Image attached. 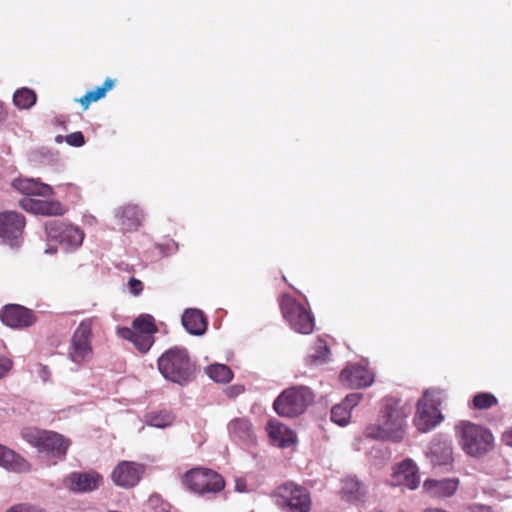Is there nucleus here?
<instances>
[{
  "instance_id": "1",
  "label": "nucleus",
  "mask_w": 512,
  "mask_h": 512,
  "mask_svg": "<svg viewBox=\"0 0 512 512\" xmlns=\"http://www.w3.org/2000/svg\"><path fill=\"white\" fill-rule=\"evenodd\" d=\"M409 412L404 407L394 405L387 407L381 422L370 424L365 429L368 438L400 442L406 433V419Z\"/></svg>"
},
{
  "instance_id": "2",
  "label": "nucleus",
  "mask_w": 512,
  "mask_h": 512,
  "mask_svg": "<svg viewBox=\"0 0 512 512\" xmlns=\"http://www.w3.org/2000/svg\"><path fill=\"white\" fill-rule=\"evenodd\" d=\"M459 445L470 456L479 457L493 448L492 433L481 425L461 421L455 427Z\"/></svg>"
},
{
  "instance_id": "3",
  "label": "nucleus",
  "mask_w": 512,
  "mask_h": 512,
  "mask_svg": "<svg viewBox=\"0 0 512 512\" xmlns=\"http://www.w3.org/2000/svg\"><path fill=\"white\" fill-rule=\"evenodd\" d=\"M445 400L441 390L428 389L417 402V411L414 417V424L418 431L426 433L435 428L443 416L438 407Z\"/></svg>"
},
{
  "instance_id": "4",
  "label": "nucleus",
  "mask_w": 512,
  "mask_h": 512,
  "mask_svg": "<svg viewBox=\"0 0 512 512\" xmlns=\"http://www.w3.org/2000/svg\"><path fill=\"white\" fill-rule=\"evenodd\" d=\"M158 369L165 379L178 384H184L192 377V366L185 349L168 350L159 358Z\"/></svg>"
},
{
  "instance_id": "5",
  "label": "nucleus",
  "mask_w": 512,
  "mask_h": 512,
  "mask_svg": "<svg viewBox=\"0 0 512 512\" xmlns=\"http://www.w3.org/2000/svg\"><path fill=\"white\" fill-rule=\"evenodd\" d=\"M314 396L307 387H291L284 390L274 401V409L281 417H297L313 402Z\"/></svg>"
},
{
  "instance_id": "6",
  "label": "nucleus",
  "mask_w": 512,
  "mask_h": 512,
  "mask_svg": "<svg viewBox=\"0 0 512 512\" xmlns=\"http://www.w3.org/2000/svg\"><path fill=\"white\" fill-rule=\"evenodd\" d=\"M273 498L284 512H309L312 505L309 491L293 482L277 487L273 492Z\"/></svg>"
},
{
  "instance_id": "7",
  "label": "nucleus",
  "mask_w": 512,
  "mask_h": 512,
  "mask_svg": "<svg viewBox=\"0 0 512 512\" xmlns=\"http://www.w3.org/2000/svg\"><path fill=\"white\" fill-rule=\"evenodd\" d=\"M22 437L39 452L50 453L54 456H64L69 446L68 440L52 431L26 428L22 431Z\"/></svg>"
},
{
  "instance_id": "8",
  "label": "nucleus",
  "mask_w": 512,
  "mask_h": 512,
  "mask_svg": "<svg viewBox=\"0 0 512 512\" xmlns=\"http://www.w3.org/2000/svg\"><path fill=\"white\" fill-rule=\"evenodd\" d=\"M69 359L82 366L93 357L92 348V321H82L75 330L68 350Z\"/></svg>"
},
{
  "instance_id": "9",
  "label": "nucleus",
  "mask_w": 512,
  "mask_h": 512,
  "mask_svg": "<svg viewBox=\"0 0 512 512\" xmlns=\"http://www.w3.org/2000/svg\"><path fill=\"white\" fill-rule=\"evenodd\" d=\"M184 483L188 489L198 494L217 493L225 486L220 474L204 468L189 470L184 476Z\"/></svg>"
},
{
  "instance_id": "10",
  "label": "nucleus",
  "mask_w": 512,
  "mask_h": 512,
  "mask_svg": "<svg viewBox=\"0 0 512 512\" xmlns=\"http://www.w3.org/2000/svg\"><path fill=\"white\" fill-rule=\"evenodd\" d=\"M282 314L290 327L298 333L310 334L314 330V318L311 313L290 296L281 301Z\"/></svg>"
},
{
  "instance_id": "11",
  "label": "nucleus",
  "mask_w": 512,
  "mask_h": 512,
  "mask_svg": "<svg viewBox=\"0 0 512 512\" xmlns=\"http://www.w3.org/2000/svg\"><path fill=\"white\" fill-rule=\"evenodd\" d=\"M420 484V474L416 463L407 458L392 468L389 485L392 487H405L415 490Z\"/></svg>"
},
{
  "instance_id": "12",
  "label": "nucleus",
  "mask_w": 512,
  "mask_h": 512,
  "mask_svg": "<svg viewBox=\"0 0 512 512\" xmlns=\"http://www.w3.org/2000/svg\"><path fill=\"white\" fill-rule=\"evenodd\" d=\"M143 473V465L132 461H122L112 471L111 478L115 485L131 488L138 484Z\"/></svg>"
},
{
  "instance_id": "13",
  "label": "nucleus",
  "mask_w": 512,
  "mask_h": 512,
  "mask_svg": "<svg viewBox=\"0 0 512 512\" xmlns=\"http://www.w3.org/2000/svg\"><path fill=\"white\" fill-rule=\"evenodd\" d=\"M101 482L102 476L97 472H73L64 479L63 484L72 492L86 493L97 489Z\"/></svg>"
},
{
  "instance_id": "14",
  "label": "nucleus",
  "mask_w": 512,
  "mask_h": 512,
  "mask_svg": "<svg viewBox=\"0 0 512 512\" xmlns=\"http://www.w3.org/2000/svg\"><path fill=\"white\" fill-rule=\"evenodd\" d=\"M46 234L66 247H78L84 239V232L78 226H46Z\"/></svg>"
},
{
  "instance_id": "15",
  "label": "nucleus",
  "mask_w": 512,
  "mask_h": 512,
  "mask_svg": "<svg viewBox=\"0 0 512 512\" xmlns=\"http://www.w3.org/2000/svg\"><path fill=\"white\" fill-rule=\"evenodd\" d=\"M0 318L5 325L11 328H25L35 321L32 311L16 304L5 306L0 313Z\"/></svg>"
},
{
  "instance_id": "16",
  "label": "nucleus",
  "mask_w": 512,
  "mask_h": 512,
  "mask_svg": "<svg viewBox=\"0 0 512 512\" xmlns=\"http://www.w3.org/2000/svg\"><path fill=\"white\" fill-rule=\"evenodd\" d=\"M20 206L27 212L43 216H61L66 212L65 207L59 201L38 200L24 198Z\"/></svg>"
},
{
  "instance_id": "17",
  "label": "nucleus",
  "mask_w": 512,
  "mask_h": 512,
  "mask_svg": "<svg viewBox=\"0 0 512 512\" xmlns=\"http://www.w3.org/2000/svg\"><path fill=\"white\" fill-rule=\"evenodd\" d=\"M340 381L350 388H363L374 382V375L363 366H351L340 374Z\"/></svg>"
},
{
  "instance_id": "18",
  "label": "nucleus",
  "mask_w": 512,
  "mask_h": 512,
  "mask_svg": "<svg viewBox=\"0 0 512 512\" xmlns=\"http://www.w3.org/2000/svg\"><path fill=\"white\" fill-rule=\"evenodd\" d=\"M459 480L457 478L447 479H428L423 483V490L426 494L434 498H445L454 495L458 489Z\"/></svg>"
},
{
  "instance_id": "19",
  "label": "nucleus",
  "mask_w": 512,
  "mask_h": 512,
  "mask_svg": "<svg viewBox=\"0 0 512 512\" xmlns=\"http://www.w3.org/2000/svg\"><path fill=\"white\" fill-rule=\"evenodd\" d=\"M0 467L11 472H28L30 463L14 450L0 444Z\"/></svg>"
},
{
  "instance_id": "20",
  "label": "nucleus",
  "mask_w": 512,
  "mask_h": 512,
  "mask_svg": "<svg viewBox=\"0 0 512 512\" xmlns=\"http://www.w3.org/2000/svg\"><path fill=\"white\" fill-rule=\"evenodd\" d=\"M12 187L28 196L45 197L53 194L51 186L33 178H16L12 182Z\"/></svg>"
},
{
  "instance_id": "21",
  "label": "nucleus",
  "mask_w": 512,
  "mask_h": 512,
  "mask_svg": "<svg viewBox=\"0 0 512 512\" xmlns=\"http://www.w3.org/2000/svg\"><path fill=\"white\" fill-rule=\"evenodd\" d=\"M184 328L192 335L201 336L206 332L207 321L201 310L187 309L182 316Z\"/></svg>"
},
{
  "instance_id": "22",
  "label": "nucleus",
  "mask_w": 512,
  "mask_h": 512,
  "mask_svg": "<svg viewBox=\"0 0 512 512\" xmlns=\"http://www.w3.org/2000/svg\"><path fill=\"white\" fill-rule=\"evenodd\" d=\"M268 434L279 446L285 447L296 442V435L292 430L278 421H270Z\"/></svg>"
},
{
  "instance_id": "23",
  "label": "nucleus",
  "mask_w": 512,
  "mask_h": 512,
  "mask_svg": "<svg viewBox=\"0 0 512 512\" xmlns=\"http://www.w3.org/2000/svg\"><path fill=\"white\" fill-rule=\"evenodd\" d=\"M118 335L131 341L141 353H146L154 342L152 334L138 333L127 327L118 329Z\"/></svg>"
},
{
  "instance_id": "24",
  "label": "nucleus",
  "mask_w": 512,
  "mask_h": 512,
  "mask_svg": "<svg viewBox=\"0 0 512 512\" xmlns=\"http://www.w3.org/2000/svg\"><path fill=\"white\" fill-rule=\"evenodd\" d=\"M453 461L452 447L447 442H437L431 447V462L433 465L445 466Z\"/></svg>"
},
{
  "instance_id": "25",
  "label": "nucleus",
  "mask_w": 512,
  "mask_h": 512,
  "mask_svg": "<svg viewBox=\"0 0 512 512\" xmlns=\"http://www.w3.org/2000/svg\"><path fill=\"white\" fill-rule=\"evenodd\" d=\"M115 81L111 78L105 79L101 86L96 87L93 90L88 91L83 95L78 102L81 104L84 110L88 109L92 102H96L106 96V93L113 89Z\"/></svg>"
},
{
  "instance_id": "26",
  "label": "nucleus",
  "mask_w": 512,
  "mask_h": 512,
  "mask_svg": "<svg viewBox=\"0 0 512 512\" xmlns=\"http://www.w3.org/2000/svg\"><path fill=\"white\" fill-rule=\"evenodd\" d=\"M343 496L350 502L362 500L367 493V489L363 483L355 478H347L343 482Z\"/></svg>"
},
{
  "instance_id": "27",
  "label": "nucleus",
  "mask_w": 512,
  "mask_h": 512,
  "mask_svg": "<svg viewBox=\"0 0 512 512\" xmlns=\"http://www.w3.org/2000/svg\"><path fill=\"white\" fill-rule=\"evenodd\" d=\"M230 434L233 437L243 441H253V430L249 420L238 418L231 421L228 425Z\"/></svg>"
},
{
  "instance_id": "28",
  "label": "nucleus",
  "mask_w": 512,
  "mask_h": 512,
  "mask_svg": "<svg viewBox=\"0 0 512 512\" xmlns=\"http://www.w3.org/2000/svg\"><path fill=\"white\" fill-rule=\"evenodd\" d=\"M36 100V93L27 87L16 90L13 95V102L20 109H29L36 103Z\"/></svg>"
},
{
  "instance_id": "29",
  "label": "nucleus",
  "mask_w": 512,
  "mask_h": 512,
  "mask_svg": "<svg viewBox=\"0 0 512 512\" xmlns=\"http://www.w3.org/2000/svg\"><path fill=\"white\" fill-rule=\"evenodd\" d=\"M120 219L123 223L140 224L145 219L142 209L134 204H127L121 208Z\"/></svg>"
},
{
  "instance_id": "30",
  "label": "nucleus",
  "mask_w": 512,
  "mask_h": 512,
  "mask_svg": "<svg viewBox=\"0 0 512 512\" xmlns=\"http://www.w3.org/2000/svg\"><path fill=\"white\" fill-rule=\"evenodd\" d=\"M23 226H0V239L10 246H17L22 239Z\"/></svg>"
},
{
  "instance_id": "31",
  "label": "nucleus",
  "mask_w": 512,
  "mask_h": 512,
  "mask_svg": "<svg viewBox=\"0 0 512 512\" xmlns=\"http://www.w3.org/2000/svg\"><path fill=\"white\" fill-rule=\"evenodd\" d=\"M174 416L168 411H159L147 416V425L155 428L164 429L171 426L174 422Z\"/></svg>"
},
{
  "instance_id": "32",
  "label": "nucleus",
  "mask_w": 512,
  "mask_h": 512,
  "mask_svg": "<svg viewBox=\"0 0 512 512\" xmlns=\"http://www.w3.org/2000/svg\"><path fill=\"white\" fill-rule=\"evenodd\" d=\"M207 375L215 382L227 383L232 377L233 373L230 368L224 364H213L207 367Z\"/></svg>"
},
{
  "instance_id": "33",
  "label": "nucleus",
  "mask_w": 512,
  "mask_h": 512,
  "mask_svg": "<svg viewBox=\"0 0 512 512\" xmlns=\"http://www.w3.org/2000/svg\"><path fill=\"white\" fill-rule=\"evenodd\" d=\"M131 329L138 333H148L152 335L157 332L154 318L149 314H143L137 317L133 321Z\"/></svg>"
},
{
  "instance_id": "34",
  "label": "nucleus",
  "mask_w": 512,
  "mask_h": 512,
  "mask_svg": "<svg viewBox=\"0 0 512 512\" xmlns=\"http://www.w3.org/2000/svg\"><path fill=\"white\" fill-rule=\"evenodd\" d=\"M351 418V411L343 403L335 405L331 410V420L339 426H346Z\"/></svg>"
},
{
  "instance_id": "35",
  "label": "nucleus",
  "mask_w": 512,
  "mask_h": 512,
  "mask_svg": "<svg viewBox=\"0 0 512 512\" xmlns=\"http://www.w3.org/2000/svg\"><path fill=\"white\" fill-rule=\"evenodd\" d=\"M497 398L490 393H478L473 398V407L483 410L489 409L497 404Z\"/></svg>"
},
{
  "instance_id": "36",
  "label": "nucleus",
  "mask_w": 512,
  "mask_h": 512,
  "mask_svg": "<svg viewBox=\"0 0 512 512\" xmlns=\"http://www.w3.org/2000/svg\"><path fill=\"white\" fill-rule=\"evenodd\" d=\"M0 224H25V218L15 211H4L0 213Z\"/></svg>"
},
{
  "instance_id": "37",
  "label": "nucleus",
  "mask_w": 512,
  "mask_h": 512,
  "mask_svg": "<svg viewBox=\"0 0 512 512\" xmlns=\"http://www.w3.org/2000/svg\"><path fill=\"white\" fill-rule=\"evenodd\" d=\"M6 512H47L43 507L31 503H19L11 506Z\"/></svg>"
},
{
  "instance_id": "38",
  "label": "nucleus",
  "mask_w": 512,
  "mask_h": 512,
  "mask_svg": "<svg viewBox=\"0 0 512 512\" xmlns=\"http://www.w3.org/2000/svg\"><path fill=\"white\" fill-rule=\"evenodd\" d=\"M66 142L70 145V146H74V147H81L84 145L85 143V138H84V135L82 132L80 131H77V132H73L71 134H68L65 138Z\"/></svg>"
},
{
  "instance_id": "39",
  "label": "nucleus",
  "mask_w": 512,
  "mask_h": 512,
  "mask_svg": "<svg viewBox=\"0 0 512 512\" xmlns=\"http://www.w3.org/2000/svg\"><path fill=\"white\" fill-rule=\"evenodd\" d=\"M362 399L361 393H351L342 402L351 411Z\"/></svg>"
},
{
  "instance_id": "40",
  "label": "nucleus",
  "mask_w": 512,
  "mask_h": 512,
  "mask_svg": "<svg viewBox=\"0 0 512 512\" xmlns=\"http://www.w3.org/2000/svg\"><path fill=\"white\" fill-rule=\"evenodd\" d=\"M128 287L132 295L138 296L143 290V283L136 278H131L128 281Z\"/></svg>"
},
{
  "instance_id": "41",
  "label": "nucleus",
  "mask_w": 512,
  "mask_h": 512,
  "mask_svg": "<svg viewBox=\"0 0 512 512\" xmlns=\"http://www.w3.org/2000/svg\"><path fill=\"white\" fill-rule=\"evenodd\" d=\"M235 490L240 493H245L249 491L247 481L244 477L235 478Z\"/></svg>"
},
{
  "instance_id": "42",
  "label": "nucleus",
  "mask_w": 512,
  "mask_h": 512,
  "mask_svg": "<svg viewBox=\"0 0 512 512\" xmlns=\"http://www.w3.org/2000/svg\"><path fill=\"white\" fill-rule=\"evenodd\" d=\"M10 367L11 362L7 358L0 355V379L5 376V374L9 371Z\"/></svg>"
},
{
  "instance_id": "43",
  "label": "nucleus",
  "mask_w": 512,
  "mask_h": 512,
  "mask_svg": "<svg viewBox=\"0 0 512 512\" xmlns=\"http://www.w3.org/2000/svg\"><path fill=\"white\" fill-rule=\"evenodd\" d=\"M471 512H492L489 506L474 504L470 506Z\"/></svg>"
},
{
  "instance_id": "44",
  "label": "nucleus",
  "mask_w": 512,
  "mask_h": 512,
  "mask_svg": "<svg viewBox=\"0 0 512 512\" xmlns=\"http://www.w3.org/2000/svg\"><path fill=\"white\" fill-rule=\"evenodd\" d=\"M502 440L506 445L512 447V428L503 433Z\"/></svg>"
},
{
  "instance_id": "45",
  "label": "nucleus",
  "mask_w": 512,
  "mask_h": 512,
  "mask_svg": "<svg viewBox=\"0 0 512 512\" xmlns=\"http://www.w3.org/2000/svg\"><path fill=\"white\" fill-rule=\"evenodd\" d=\"M56 252V249L52 248V247H49L45 250V253L46 254H52V253H55Z\"/></svg>"
},
{
  "instance_id": "46",
  "label": "nucleus",
  "mask_w": 512,
  "mask_h": 512,
  "mask_svg": "<svg viewBox=\"0 0 512 512\" xmlns=\"http://www.w3.org/2000/svg\"><path fill=\"white\" fill-rule=\"evenodd\" d=\"M424 512H445V511L440 510V509H433V508H430V509H426Z\"/></svg>"
},
{
  "instance_id": "47",
  "label": "nucleus",
  "mask_w": 512,
  "mask_h": 512,
  "mask_svg": "<svg viewBox=\"0 0 512 512\" xmlns=\"http://www.w3.org/2000/svg\"><path fill=\"white\" fill-rule=\"evenodd\" d=\"M4 120L3 107L0 105V121Z\"/></svg>"
}]
</instances>
